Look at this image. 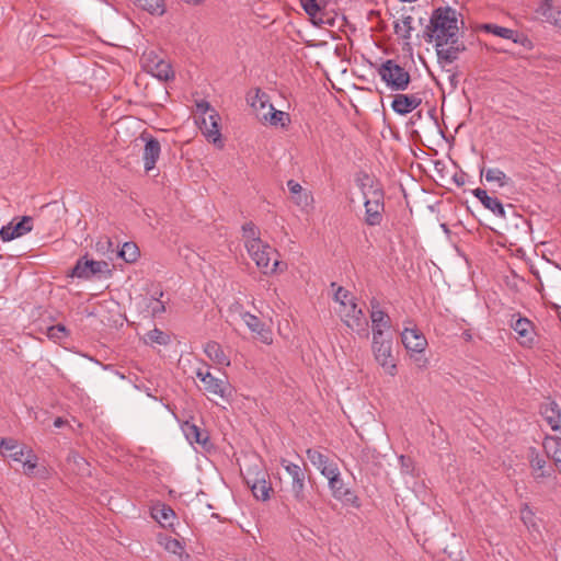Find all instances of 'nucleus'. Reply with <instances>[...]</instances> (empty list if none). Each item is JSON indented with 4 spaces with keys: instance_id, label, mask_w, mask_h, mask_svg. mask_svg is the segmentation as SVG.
<instances>
[{
    "instance_id": "nucleus-1",
    "label": "nucleus",
    "mask_w": 561,
    "mask_h": 561,
    "mask_svg": "<svg viewBox=\"0 0 561 561\" xmlns=\"http://www.w3.org/2000/svg\"><path fill=\"white\" fill-rule=\"evenodd\" d=\"M458 19L456 10L450 7H439L431 15L430 23L424 31L427 43L435 42V46L447 44L448 39L458 37Z\"/></svg>"
},
{
    "instance_id": "nucleus-2",
    "label": "nucleus",
    "mask_w": 561,
    "mask_h": 561,
    "mask_svg": "<svg viewBox=\"0 0 561 561\" xmlns=\"http://www.w3.org/2000/svg\"><path fill=\"white\" fill-rule=\"evenodd\" d=\"M280 465L291 479L290 493L294 500L304 510L312 508L306 491V470L287 459H282Z\"/></svg>"
},
{
    "instance_id": "nucleus-3",
    "label": "nucleus",
    "mask_w": 561,
    "mask_h": 561,
    "mask_svg": "<svg viewBox=\"0 0 561 561\" xmlns=\"http://www.w3.org/2000/svg\"><path fill=\"white\" fill-rule=\"evenodd\" d=\"M378 75L393 91L407 90L411 81L410 73L392 59H388L381 64L378 69Z\"/></svg>"
},
{
    "instance_id": "nucleus-4",
    "label": "nucleus",
    "mask_w": 561,
    "mask_h": 561,
    "mask_svg": "<svg viewBox=\"0 0 561 561\" xmlns=\"http://www.w3.org/2000/svg\"><path fill=\"white\" fill-rule=\"evenodd\" d=\"M245 248L251 259L255 262L256 266L263 271L264 274H266L268 270L272 273L277 271V266L279 265L277 260L274 261L272 267L270 268L272 259L271 255L275 253V250L272 249L268 244L263 243L261 239H253L247 241Z\"/></svg>"
},
{
    "instance_id": "nucleus-5",
    "label": "nucleus",
    "mask_w": 561,
    "mask_h": 561,
    "mask_svg": "<svg viewBox=\"0 0 561 561\" xmlns=\"http://www.w3.org/2000/svg\"><path fill=\"white\" fill-rule=\"evenodd\" d=\"M385 193L382 188L370 191V194L364 197L365 218L364 221L368 226H378L382 221V213L385 210Z\"/></svg>"
},
{
    "instance_id": "nucleus-6",
    "label": "nucleus",
    "mask_w": 561,
    "mask_h": 561,
    "mask_svg": "<svg viewBox=\"0 0 561 561\" xmlns=\"http://www.w3.org/2000/svg\"><path fill=\"white\" fill-rule=\"evenodd\" d=\"M108 263L105 261L88 260L87 256L79 259L72 267L69 276L90 279L99 274H110Z\"/></svg>"
},
{
    "instance_id": "nucleus-7",
    "label": "nucleus",
    "mask_w": 561,
    "mask_h": 561,
    "mask_svg": "<svg viewBox=\"0 0 561 561\" xmlns=\"http://www.w3.org/2000/svg\"><path fill=\"white\" fill-rule=\"evenodd\" d=\"M339 313L343 320V322L353 331L357 333H365L368 335V321L364 316V312L360 308L357 307L356 302L353 299H350V305L347 309H339Z\"/></svg>"
},
{
    "instance_id": "nucleus-8",
    "label": "nucleus",
    "mask_w": 561,
    "mask_h": 561,
    "mask_svg": "<svg viewBox=\"0 0 561 561\" xmlns=\"http://www.w3.org/2000/svg\"><path fill=\"white\" fill-rule=\"evenodd\" d=\"M437 62L445 69L446 66L455 62L461 53L466 50V45L457 38L448 39L447 44L435 46Z\"/></svg>"
},
{
    "instance_id": "nucleus-9",
    "label": "nucleus",
    "mask_w": 561,
    "mask_h": 561,
    "mask_svg": "<svg viewBox=\"0 0 561 561\" xmlns=\"http://www.w3.org/2000/svg\"><path fill=\"white\" fill-rule=\"evenodd\" d=\"M210 112L211 113L207 117L203 116L201 118L199 128L209 142L221 147L222 141L219 126L220 116L214 110Z\"/></svg>"
},
{
    "instance_id": "nucleus-10",
    "label": "nucleus",
    "mask_w": 561,
    "mask_h": 561,
    "mask_svg": "<svg viewBox=\"0 0 561 561\" xmlns=\"http://www.w3.org/2000/svg\"><path fill=\"white\" fill-rule=\"evenodd\" d=\"M329 488L332 493V496L342 502L346 505H352L354 507H359V499L355 494L353 490L346 486L343 479L341 478V474L339 478L334 479L333 481L329 482Z\"/></svg>"
},
{
    "instance_id": "nucleus-11",
    "label": "nucleus",
    "mask_w": 561,
    "mask_h": 561,
    "mask_svg": "<svg viewBox=\"0 0 561 561\" xmlns=\"http://www.w3.org/2000/svg\"><path fill=\"white\" fill-rule=\"evenodd\" d=\"M392 342L371 345L376 362L383 368L385 373L394 376L397 374V365L391 352Z\"/></svg>"
},
{
    "instance_id": "nucleus-12",
    "label": "nucleus",
    "mask_w": 561,
    "mask_h": 561,
    "mask_svg": "<svg viewBox=\"0 0 561 561\" xmlns=\"http://www.w3.org/2000/svg\"><path fill=\"white\" fill-rule=\"evenodd\" d=\"M141 139L145 141V148L142 153L144 168L146 172H150L154 169L156 163L161 153V146L157 138L142 134Z\"/></svg>"
},
{
    "instance_id": "nucleus-13",
    "label": "nucleus",
    "mask_w": 561,
    "mask_h": 561,
    "mask_svg": "<svg viewBox=\"0 0 561 561\" xmlns=\"http://www.w3.org/2000/svg\"><path fill=\"white\" fill-rule=\"evenodd\" d=\"M401 340L408 352H423L427 346V340L416 328H405L401 333Z\"/></svg>"
},
{
    "instance_id": "nucleus-14",
    "label": "nucleus",
    "mask_w": 561,
    "mask_h": 561,
    "mask_svg": "<svg viewBox=\"0 0 561 561\" xmlns=\"http://www.w3.org/2000/svg\"><path fill=\"white\" fill-rule=\"evenodd\" d=\"M422 99L419 94H401L398 93L393 96L391 107L399 115H407L419 107Z\"/></svg>"
},
{
    "instance_id": "nucleus-15",
    "label": "nucleus",
    "mask_w": 561,
    "mask_h": 561,
    "mask_svg": "<svg viewBox=\"0 0 561 561\" xmlns=\"http://www.w3.org/2000/svg\"><path fill=\"white\" fill-rule=\"evenodd\" d=\"M472 194L474 197H477L480 203L490 211H492L495 216L500 218H505L506 213L504 209L503 204L497 197H491L488 195L485 190H482L480 187L472 191Z\"/></svg>"
},
{
    "instance_id": "nucleus-16",
    "label": "nucleus",
    "mask_w": 561,
    "mask_h": 561,
    "mask_svg": "<svg viewBox=\"0 0 561 561\" xmlns=\"http://www.w3.org/2000/svg\"><path fill=\"white\" fill-rule=\"evenodd\" d=\"M203 385L204 390L210 394L220 397L222 399L229 396V383L226 379L217 378L209 374Z\"/></svg>"
},
{
    "instance_id": "nucleus-17",
    "label": "nucleus",
    "mask_w": 561,
    "mask_h": 561,
    "mask_svg": "<svg viewBox=\"0 0 561 561\" xmlns=\"http://www.w3.org/2000/svg\"><path fill=\"white\" fill-rule=\"evenodd\" d=\"M181 428L190 444L196 443L204 447L207 445L209 440L208 433L201 430L196 424L185 421Z\"/></svg>"
},
{
    "instance_id": "nucleus-18",
    "label": "nucleus",
    "mask_w": 561,
    "mask_h": 561,
    "mask_svg": "<svg viewBox=\"0 0 561 561\" xmlns=\"http://www.w3.org/2000/svg\"><path fill=\"white\" fill-rule=\"evenodd\" d=\"M0 451L3 456L10 457L14 461H23L25 448L13 438L0 439Z\"/></svg>"
},
{
    "instance_id": "nucleus-19",
    "label": "nucleus",
    "mask_w": 561,
    "mask_h": 561,
    "mask_svg": "<svg viewBox=\"0 0 561 561\" xmlns=\"http://www.w3.org/2000/svg\"><path fill=\"white\" fill-rule=\"evenodd\" d=\"M551 430L557 432L561 439V411L556 402L547 403L541 411Z\"/></svg>"
},
{
    "instance_id": "nucleus-20",
    "label": "nucleus",
    "mask_w": 561,
    "mask_h": 561,
    "mask_svg": "<svg viewBox=\"0 0 561 561\" xmlns=\"http://www.w3.org/2000/svg\"><path fill=\"white\" fill-rule=\"evenodd\" d=\"M151 516L162 526L170 527L173 525L175 513L171 506L158 503L151 508Z\"/></svg>"
},
{
    "instance_id": "nucleus-21",
    "label": "nucleus",
    "mask_w": 561,
    "mask_h": 561,
    "mask_svg": "<svg viewBox=\"0 0 561 561\" xmlns=\"http://www.w3.org/2000/svg\"><path fill=\"white\" fill-rule=\"evenodd\" d=\"M207 357L217 365L230 366V359L224 352L221 345L215 341H209L204 347Z\"/></svg>"
},
{
    "instance_id": "nucleus-22",
    "label": "nucleus",
    "mask_w": 561,
    "mask_h": 561,
    "mask_svg": "<svg viewBox=\"0 0 561 561\" xmlns=\"http://www.w3.org/2000/svg\"><path fill=\"white\" fill-rule=\"evenodd\" d=\"M149 71L159 80L167 81L173 77V70L169 62L158 59L157 57L149 59Z\"/></svg>"
},
{
    "instance_id": "nucleus-23",
    "label": "nucleus",
    "mask_w": 561,
    "mask_h": 561,
    "mask_svg": "<svg viewBox=\"0 0 561 561\" xmlns=\"http://www.w3.org/2000/svg\"><path fill=\"white\" fill-rule=\"evenodd\" d=\"M370 305H371L370 318H371L373 329L390 328V318L383 310L379 309L378 300L374 298L370 301Z\"/></svg>"
},
{
    "instance_id": "nucleus-24",
    "label": "nucleus",
    "mask_w": 561,
    "mask_h": 561,
    "mask_svg": "<svg viewBox=\"0 0 561 561\" xmlns=\"http://www.w3.org/2000/svg\"><path fill=\"white\" fill-rule=\"evenodd\" d=\"M511 327L517 335L523 339V343L533 341V323L527 318L518 316V318L512 322Z\"/></svg>"
},
{
    "instance_id": "nucleus-25",
    "label": "nucleus",
    "mask_w": 561,
    "mask_h": 561,
    "mask_svg": "<svg viewBox=\"0 0 561 561\" xmlns=\"http://www.w3.org/2000/svg\"><path fill=\"white\" fill-rule=\"evenodd\" d=\"M480 30L505 39H511L514 43L518 42V33L508 27L500 26L492 23H485L480 26Z\"/></svg>"
},
{
    "instance_id": "nucleus-26",
    "label": "nucleus",
    "mask_w": 561,
    "mask_h": 561,
    "mask_svg": "<svg viewBox=\"0 0 561 561\" xmlns=\"http://www.w3.org/2000/svg\"><path fill=\"white\" fill-rule=\"evenodd\" d=\"M481 176H484V179L490 183H496L499 187H504L511 182V179L497 168L481 170Z\"/></svg>"
},
{
    "instance_id": "nucleus-27",
    "label": "nucleus",
    "mask_w": 561,
    "mask_h": 561,
    "mask_svg": "<svg viewBox=\"0 0 561 561\" xmlns=\"http://www.w3.org/2000/svg\"><path fill=\"white\" fill-rule=\"evenodd\" d=\"M543 448L549 457H551L556 465L561 463V439L560 436H547L543 440Z\"/></svg>"
},
{
    "instance_id": "nucleus-28",
    "label": "nucleus",
    "mask_w": 561,
    "mask_h": 561,
    "mask_svg": "<svg viewBox=\"0 0 561 561\" xmlns=\"http://www.w3.org/2000/svg\"><path fill=\"white\" fill-rule=\"evenodd\" d=\"M529 463L533 470L535 471H541L539 474L536 476V478H547L551 476L550 471H546V465L547 461L545 458H542L536 450V448L531 447L529 449Z\"/></svg>"
},
{
    "instance_id": "nucleus-29",
    "label": "nucleus",
    "mask_w": 561,
    "mask_h": 561,
    "mask_svg": "<svg viewBox=\"0 0 561 561\" xmlns=\"http://www.w3.org/2000/svg\"><path fill=\"white\" fill-rule=\"evenodd\" d=\"M561 12L553 7L552 0H539L536 13L539 14L545 21L549 23L556 22L557 13Z\"/></svg>"
},
{
    "instance_id": "nucleus-30",
    "label": "nucleus",
    "mask_w": 561,
    "mask_h": 561,
    "mask_svg": "<svg viewBox=\"0 0 561 561\" xmlns=\"http://www.w3.org/2000/svg\"><path fill=\"white\" fill-rule=\"evenodd\" d=\"M250 489L256 500L267 501L270 499L272 485L267 478H261V480H255L254 484L251 485Z\"/></svg>"
},
{
    "instance_id": "nucleus-31",
    "label": "nucleus",
    "mask_w": 561,
    "mask_h": 561,
    "mask_svg": "<svg viewBox=\"0 0 561 561\" xmlns=\"http://www.w3.org/2000/svg\"><path fill=\"white\" fill-rule=\"evenodd\" d=\"M356 183L360 188L364 197L369 195L370 191H374L376 188H382L381 185L366 172H360L357 175Z\"/></svg>"
},
{
    "instance_id": "nucleus-32",
    "label": "nucleus",
    "mask_w": 561,
    "mask_h": 561,
    "mask_svg": "<svg viewBox=\"0 0 561 561\" xmlns=\"http://www.w3.org/2000/svg\"><path fill=\"white\" fill-rule=\"evenodd\" d=\"M247 101L254 108H264L266 105L270 106V96L266 92L256 88L253 91L249 92L247 96Z\"/></svg>"
},
{
    "instance_id": "nucleus-33",
    "label": "nucleus",
    "mask_w": 561,
    "mask_h": 561,
    "mask_svg": "<svg viewBox=\"0 0 561 561\" xmlns=\"http://www.w3.org/2000/svg\"><path fill=\"white\" fill-rule=\"evenodd\" d=\"M287 187L293 195L295 204L298 206L308 205L310 196L309 194L302 192V187L298 182L289 180L287 182Z\"/></svg>"
},
{
    "instance_id": "nucleus-34",
    "label": "nucleus",
    "mask_w": 561,
    "mask_h": 561,
    "mask_svg": "<svg viewBox=\"0 0 561 561\" xmlns=\"http://www.w3.org/2000/svg\"><path fill=\"white\" fill-rule=\"evenodd\" d=\"M304 10L312 19L316 24H323L325 21L322 18V8L318 0H306L302 3Z\"/></svg>"
},
{
    "instance_id": "nucleus-35",
    "label": "nucleus",
    "mask_w": 561,
    "mask_h": 561,
    "mask_svg": "<svg viewBox=\"0 0 561 561\" xmlns=\"http://www.w3.org/2000/svg\"><path fill=\"white\" fill-rule=\"evenodd\" d=\"M136 5L150 14L162 15L165 11L163 0H134Z\"/></svg>"
},
{
    "instance_id": "nucleus-36",
    "label": "nucleus",
    "mask_w": 561,
    "mask_h": 561,
    "mask_svg": "<svg viewBox=\"0 0 561 561\" xmlns=\"http://www.w3.org/2000/svg\"><path fill=\"white\" fill-rule=\"evenodd\" d=\"M413 18L410 15L402 16L400 21L394 22V33L403 39H410L413 31Z\"/></svg>"
},
{
    "instance_id": "nucleus-37",
    "label": "nucleus",
    "mask_w": 561,
    "mask_h": 561,
    "mask_svg": "<svg viewBox=\"0 0 561 561\" xmlns=\"http://www.w3.org/2000/svg\"><path fill=\"white\" fill-rule=\"evenodd\" d=\"M306 455L308 460L318 470H321L323 466L330 462V459L327 455L322 454L320 450L314 448H308L306 450Z\"/></svg>"
},
{
    "instance_id": "nucleus-38",
    "label": "nucleus",
    "mask_w": 561,
    "mask_h": 561,
    "mask_svg": "<svg viewBox=\"0 0 561 561\" xmlns=\"http://www.w3.org/2000/svg\"><path fill=\"white\" fill-rule=\"evenodd\" d=\"M119 257H122L127 263L135 262L139 256L138 247L134 242H125L118 252Z\"/></svg>"
},
{
    "instance_id": "nucleus-39",
    "label": "nucleus",
    "mask_w": 561,
    "mask_h": 561,
    "mask_svg": "<svg viewBox=\"0 0 561 561\" xmlns=\"http://www.w3.org/2000/svg\"><path fill=\"white\" fill-rule=\"evenodd\" d=\"M146 342L157 343L159 345H168L170 342V336L160 329L154 328L146 334Z\"/></svg>"
},
{
    "instance_id": "nucleus-40",
    "label": "nucleus",
    "mask_w": 561,
    "mask_h": 561,
    "mask_svg": "<svg viewBox=\"0 0 561 561\" xmlns=\"http://www.w3.org/2000/svg\"><path fill=\"white\" fill-rule=\"evenodd\" d=\"M271 115L270 123L271 125L277 126L280 125L285 127L289 123V115L283 111L275 110L272 104H270Z\"/></svg>"
},
{
    "instance_id": "nucleus-41",
    "label": "nucleus",
    "mask_w": 561,
    "mask_h": 561,
    "mask_svg": "<svg viewBox=\"0 0 561 561\" xmlns=\"http://www.w3.org/2000/svg\"><path fill=\"white\" fill-rule=\"evenodd\" d=\"M261 478H268V474L265 470L259 469L257 467L248 468L244 474V480L249 488L254 484L255 480H261Z\"/></svg>"
},
{
    "instance_id": "nucleus-42",
    "label": "nucleus",
    "mask_w": 561,
    "mask_h": 561,
    "mask_svg": "<svg viewBox=\"0 0 561 561\" xmlns=\"http://www.w3.org/2000/svg\"><path fill=\"white\" fill-rule=\"evenodd\" d=\"M163 546L167 551H169L173 554H176L179 557H182L184 553L183 543L175 538H171V537L164 538Z\"/></svg>"
},
{
    "instance_id": "nucleus-43",
    "label": "nucleus",
    "mask_w": 561,
    "mask_h": 561,
    "mask_svg": "<svg viewBox=\"0 0 561 561\" xmlns=\"http://www.w3.org/2000/svg\"><path fill=\"white\" fill-rule=\"evenodd\" d=\"M350 299L354 300L352 294L347 289L339 286L334 293V300L340 304V309H347Z\"/></svg>"
},
{
    "instance_id": "nucleus-44",
    "label": "nucleus",
    "mask_w": 561,
    "mask_h": 561,
    "mask_svg": "<svg viewBox=\"0 0 561 561\" xmlns=\"http://www.w3.org/2000/svg\"><path fill=\"white\" fill-rule=\"evenodd\" d=\"M242 319L252 332L262 334L264 325L256 316L251 314L250 312H244L242 314Z\"/></svg>"
},
{
    "instance_id": "nucleus-45",
    "label": "nucleus",
    "mask_w": 561,
    "mask_h": 561,
    "mask_svg": "<svg viewBox=\"0 0 561 561\" xmlns=\"http://www.w3.org/2000/svg\"><path fill=\"white\" fill-rule=\"evenodd\" d=\"M13 228L18 237H21L30 232L33 228V218L30 216H23L19 222L13 224Z\"/></svg>"
},
{
    "instance_id": "nucleus-46",
    "label": "nucleus",
    "mask_w": 561,
    "mask_h": 561,
    "mask_svg": "<svg viewBox=\"0 0 561 561\" xmlns=\"http://www.w3.org/2000/svg\"><path fill=\"white\" fill-rule=\"evenodd\" d=\"M21 462L23 463L24 473L31 476L37 466V457L32 449H26V457H23Z\"/></svg>"
},
{
    "instance_id": "nucleus-47",
    "label": "nucleus",
    "mask_w": 561,
    "mask_h": 561,
    "mask_svg": "<svg viewBox=\"0 0 561 561\" xmlns=\"http://www.w3.org/2000/svg\"><path fill=\"white\" fill-rule=\"evenodd\" d=\"M320 473L328 479L329 482L333 481L334 479L339 478L341 474L336 463L333 461L328 462L321 470H319Z\"/></svg>"
},
{
    "instance_id": "nucleus-48",
    "label": "nucleus",
    "mask_w": 561,
    "mask_h": 561,
    "mask_svg": "<svg viewBox=\"0 0 561 561\" xmlns=\"http://www.w3.org/2000/svg\"><path fill=\"white\" fill-rule=\"evenodd\" d=\"M399 462H400V469H401L402 473L414 476L415 467H414V461L412 460L411 457L401 455L399 457Z\"/></svg>"
},
{
    "instance_id": "nucleus-49",
    "label": "nucleus",
    "mask_w": 561,
    "mask_h": 561,
    "mask_svg": "<svg viewBox=\"0 0 561 561\" xmlns=\"http://www.w3.org/2000/svg\"><path fill=\"white\" fill-rule=\"evenodd\" d=\"M0 238L3 241H11V240H13L15 238H19L18 233H15V230L13 228V222H10L9 225L3 226L0 229Z\"/></svg>"
},
{
    "instance_id": "nucleus-50",
    "label": "nucleus",
    "mask_w": 561,
    "mask_h": 561,
    "mask_svg": "<svg viewBox=\"0 0 561 561\" xmlns=\"http://www.w3.org/2000/svg\"><path fill=\"white\" fill-rule=\"evenodd\" d=\"M67 330L62 324H56L48 329V336L50 339H61L66 336Z\"/></svg>"
},
{
    "instance_id": "nucleus-51",
    "label": "nucleus",
    "mask_w": 561,
    "mask_h": 561,
    "mask_svg": "<svg viewBox=\"0 0 561 561\" xmlns=\"http://www.w3.org/2000/svg\"><path fill=\"white\" fill-rule=\"evenodd\" d=\"M411 358L413 359L414 364H415L419 368H425V367H427L428 359H427V357L425 356L424 351H423V352H413V353H411Z\"/></svg>"
},
{
    "instance_id": "nucleus-52",
    "label": "nucleus",
    "mask_w": 561,
    "mask_h": 561,
    "mask_svg": "<svg viewBox=\"0 0 561 561\" xmlns=\"http://www.w3.org/2000/svg\"><path fill=\"white\" fill-rule=\"evenodd\" d=\"M243 237L249 240L260 239L256 233V227L253 222H247L242 226Z\"/></svg>"
},
{
    "instance_id": "nucleus-53",
    "label": "nucleus",
    "mask_w": 561,
    "mask_h": 561,
    "mask_svg": "<svg viewBox=\"0 0 561 561\" xmlns=\"http://www.w3.org/2000/svg\"><path fill=\"white\" fill-rule=\"evenodd\" d=\"M391 339H385L382 329H373V345L390 342Z\"/></svg>"
},
{
    "instance_id": "nucleus-54",
    "label": "nucleus",
    "mask_w": 561,
    "mask_h": 561,
    "mask_svg": "<svg viewBox=\"0 0 561 561\" xmlns=\"http://www.w3.org/2000/svg\"><path fill=\"white\" fill-rule=\"evenodd\" d=\"M152 316H157L165 311V307L159 299H152L150 304Z\"/></svg>"
},
{
    "instance_id": "nucleus-55",
    "label": "nucleus",
    "mask_w": 561,
    "mask_h": 561,
    "mask_svg": "<svg viewBox=\"0 0 561 561\" xmlns=\"http://www.w3.org/2000/svg\"><path fill=\"white\" fill-rule=\"evenodd\" d=\"M448 73V80L453 88H457L458 84V73L456 71H453L451 69H443Z\"/></svg>"
},
{
    "instance_id": "nucleus-56",
    "label": "nucleus",
    "mask_w": 561,
    "mask_h": 561,
    "mask_svg": "<svg viewBox=\"0 0 561 561\" xmlns=\"http://www.w3.org/2000/svg\"><path fill=\"white\" fill-rule=\"evenodd\" d=\"M209 371L208 370H203L202 368H198L196 370V377L202 381L204 382L206 380V378L209 376Z\"/></svg>"
},
{
    "instance_id": "nucleus-57",
    "label": "nucleus",
    "mask_w": 561,
    "mask_h": 561,
    "mask_svg": "<svg viewBox=\"0 0 561 561\" xmlns=\"http://www.w3.org/2000/svg\"><path fill=\"white\" fill-rule=\"evenodd\" d=\"M197 107L203 114H206L210 110L209 103L204 101L198 103Z\"/></svg>"
},
{
    "instance_id": "nucleus-58",
    "label": "nucleus",
    "mask_w": 561,
    "mask_h": 561,
    "mask_svg": "<svg viewBox=\"0 0 561 561\" xmlns=\"http://www.w3.org/2000/svg\"><path fill=\"white\" fill-rule=\"evenodd\" d=\"M65 424L66 421L62 417H56L54 421V426L58 428L62 427Z\"/></svg>"
},
{
    "instance_id": "nucleus-59",
    "label": "nucleus",
    "mask_w": 561,
    "mask_h": 561,
    "mask_svg": "<svg viewBox=\"0 0 561 561\" xmlns=\"http://www.w3.org/2000/svg\"><path fill=\"white\" fill-rule=\"evenodd\" d=\"M554 25L561 30V11L559 13H557V19H556Z\"/></svg>"
},
{
    "instance_id": "nucleus-60",
    "label": "nucleus",
    "mask_w": 561,
    "mask_h": 561,
    "mask_svg": "<svg viewBox=\"0 0 561 561\" xmlns=\"http://www.w3.org/2000/svg\"><path fill=\"white\" fill-rule=\"evenodd\" d=\"M455 181H456V183H457V185H458V186H461V185H463V184H465V181H463V180H461V179H455Z\"/></svg>"
},
{
    "instance_id": "nucleus-61",
    "label": "nucleus",
    "mask_w": 561,
    "mask_h": 561,
    "mask_svg": "<svg viewBox=\"0 0 561 561\" xmlns=\"http://www.w3.org/2000/svg\"><path fill=\"white\" fill-rule=\"evenodd\" d=\"M559 469V472L561 473V462L559 465H556Z\"/></svg>"
}]
</instances>
